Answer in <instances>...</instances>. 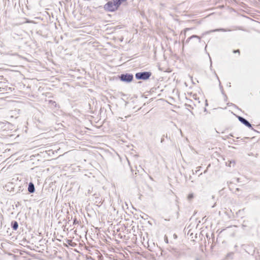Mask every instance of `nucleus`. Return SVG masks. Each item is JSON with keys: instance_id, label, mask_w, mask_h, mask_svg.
I'll return each mask as SVG.
<instances>
[{"instance_id": "obj_31", "label": "nucleus", "mask_w": 260, "mask_h": 260, "mask_svg": "<svg viewBox=\"0 0 260 260\" xmlns=\"http://www.w3.org/2000/svg\"><path fill=\"white\" fill-rule=\"evenodd\" d=\"M206 106H207V105H208V104H207V102H206Z\"/></svg>"}, {"instance_id": "obj_13", "label": "nucleus", "mask_w": 260, "mask_h": 260, "mask_svg": "<svg viewBox=\"0 0 260 260\" xmlns=\"http://www.w3.org/2000/svg\"><path fill=\"white\" fill-rule=\"evenodd\" d=\"M220 88L221 90V92L222 93V94L224 96V98H225V100L226 101L227 99H228V97L226 96V95L224 93V91H223V87L222 86H220Z\"/></svg>"}, {"instance_id": "obj_23", "label": "nucleus", "mask_w": 260, "mask_h": 260, "mask_svg": "<svg viewBox=\"0 0 260 260\" xmlns=\"http://www.w3.org/2000/svg\"><path fill=\"white\" fill-rule=\"evenodd\" d=\"M239 190H240V188H237L236 189V191H239Z\"/></svg>"}, {"instance_id": "obj_7", "label": "nucleus", "mask_w": 260, "mask_h": 260, "mask_svg": "<svg viewBox=\"0 0 260 260\" xmlns=\"http://www.w3.org/2000/svg\"><path fill=\"white\" fill-rule=\"evenodd\" d=\"M11 226L13 230L16 231L18 228V223L16 221L13 220L11 221Z\"/></svg>"}, {"instance_id": "obj_27", "label": "nucleus", "mask_w": 260, "mask_h": 260, "mask_svg": "<svg viewBox=\"0 0 260 260\" xmlns=\"http://www.w3.org/2000/svg\"><path fill=\"white\" fill-rule=\"evenodd\" d=\"M228 85H229V87H230L231 86V83H229V84H228Z\"/></svg>"}, {"instance_id": "obj_4", "label": "nucleus", "mask_w": 260, "mask_h": 260, "mask_svg": "<svg viewBox=\"0 0 260 260\" xmlns=\"http://www.w3.org/2000/svg\"><path fill=\"white\" fill-rule=\"evenodd\" d=\"M236 227L237 226L235 225L228 226L226 229H223L221 231H220L219 233V234H221L222 232L224 231H226L227 233L229 234L230 236L233 237L235 236L236 233V231L233 229Z\"/></svg>"}, {"instance_id": "obj_2", "label": "nucleus", "mask_w": 260, "mask_h": 260, "mask_svg": "<svg viewBox=\"0 0 260 260\" xmlns=\"http://www.w3.org/2000/svg\"><path fill=\"white\" fill-rule=\"evenodd\" d=\"M152 73L150 71L138 72L135 74V78L137 80H147L150 78Z\"/></svg>"}, {"instance_id": "obj_17", "label": "nucleus", "mask_w": 260, "mask_h": 260, "mask_svg": "<svg viewBox=\"0 0 260 260\" xmlns=\"http://www.w3.org/2000/svg\"><path fill=\"white\" fill-rule=\"evenodd\" d=\"M240 50H239V49H237V50H233V53H239V54H240Z\"/></svg>"}, {"instance_id": "obj_28", "label": "nucleus", "mask_w": 260, "mask_h": 260, "mask_svg": "<svg viewBox=\"0 0 260 260\" xmlns=\"http://www.w3.org/2000/svg\"><path fill=\"white\" fill-rule=\"evenodd\" d=\"M228 85H229V87H230L231 86V83H229V84H228Z\"/></svg>"}, {"instance_id": "obj_8", "label": "nucleus", "mask_w": 260, "mask_h": 260, "mask_svg": "<svg viewBox=\"0 0 260 260\" xmlns=\"http://www.w3.org/2000/svg\"><path fill=\"white\" fill-rule=\"evenodd\" d=\"M193 38H196V39H198V40H199V42H200V41H201V38H200L199 36H197V35H192V36H191V37H189V38L186 40V42H185V43H186V44L188 43V42H189V41H190L191 39H193Z\"/></svg>"}, {"instance_id": "obj_20", "label": "nucleus", "mask_w": 260, "mask_h": 260, "mask_svg": "<svg viewBox=\"0 0 260 260\" xmlns=\"http://www.w3.org/2000/svg\"><path fill=\"white\" fill-rule=\"evenodd\" d=\"M91 192L92 191L90 189H88L87 193L88 194H90L91 193Z\"/></svg>"}, {"instance_id": "obj_30", "label": "nucleus", "mask_w": 260, "mask_h": 260, "mask_svg": "<svg viewBox=\"0 0 260 260\" xmlns=\"http://www.w3.org/2000/svg\"><path fill=\"white\" fill-rule=\"evenodd\" d=\"M206 172H207V170H205V171H204V173H205Z\"/></svg>"}, {"instance_id": "obj_14", "label": "nucleus", "mask_w": 260, "mask_h": 260, "mask_svg": "<svg viewBox=\"0 0 260 260\" xmlns=\"http://www.w3.org/2000/svg\"><path fill=\"white\" fill-rule=\"evenodd\" d=\"M99 195H100V194H99V193H96H96H94V194H93L92 196L93 197H94V199H95L96 198H99Z\"/></svg>"}, {"instance_id": "obj_1", "label": "nucleus", "mask_w": 260, "mask_h": 260, "mask_svg": "<svg viewBox=\"0 0 260 260\" xmlns=\"http://www.w3.org/2000/svg\"><path fill=\"white\" fill-rule=\"evenodd\" d=\"M127 0H111L108 1L104 6V9L106 12H113L118 9L120 5Z\"/></svg>"}, {"instance_id": "obj_24", "label": "nucleus", "mask_w": 260, "mask_h": 260, "mask_svg": "<svg viewBox=\"0 0 260 260\" xmlns=\"http://www.w3.org/2000/svg\"><path fill=\"white\" fill-rule=\"evenodd\" d=\"M189 29H190V28H186V29H185V31H187V30H189Z\"/></svg>"}, {"instance_id": "obj_12", "label": "nucleus", "mask_w": 260, "mask_h": 260, "mask_svg": "<svg viewBox=\"0 0 260 260\" xmlns=\"http://www.w3.org/2000/svg\"><path fill=\"white\" fill-rule=\"evenodd\" d=\"M93 201H94L95 203L99 204H101L102 202V199H101L100 197H99V198H96L95 199H93Z\"/></svg>"}, {"instance_id": "obj_25", "label": "nucleus", "mask_w": 260, "mask_h": 260, "mask_svg": "<svg viewBox=\"0 0 260 260\" xmlns=\"http://www.w3.org/2000/svg\"><path fill=\"white\" fill-rule=\"evenodd\" d=\"M230 136H231V137H234V136H233V135L232 134H230Z\"/></svg>"}, {"instance_id": "obj_11", "label": "nucleus", "mask_w": 260, "mask_h": 260, "mask_svg": "<svg viewBox=\"0 0 260 260\" xmlns=\"http://www.w3.org/2000/svg\"><path fill=\"white\" fill-rule=\"evenodd\" d=\"M48 104H49V106H50L52 108L56 107V105H57L55 101H52V100H49L48 102Z\"/></svg>"}, {"instance_id": "obj_15", "label": "nucleus", "mask_w": 260, "mask_h": 260, "mask_svg": "<svg viewBox=\"0 0 260 260\" xmlns=\"http://www.w3.org/2000/svg\"><path fill=\"white\" fill-rule=\"evenodd\" d=\"M193 198V195L192 193L189 194L188 196V199L189 200H191Z\"/></svg>"}, {"instance_id": "obj_29", "label": "nucleus", "mask_w": 260, "mask_h": 260, "mask_svg": "<svg viewBox=\"0 0 260 260\" xmlns=\"http://www.w3.org/2000/svg\"><path fill=\"white\" fill-rule=\"evenodd\" d=\"M166 138H168V135H167H167H166Z\"/></svg>"}, {"instance_id": "obj_10", "label": "nucleus", "mask_w": 260, "mask_h": 260, "mask_svg": "<svg viewBox=\"0 0 260 260\" xmlns=\"http://www.w3.org/2000/svg\"><path fill=\"white\" fill-rule=\"evenodd\" d=\"M234 254V253L233 252H231L228 253L226 255V256L225 257V260H228L229 259H233V258Z\"/></svg>"}, {"instance_id": "obj_16", "label": "nucleus", "mask_w": 260, "mask_h": 260, "mask_svg": "<svg viewBox=\"0 0 260 260\" xmlns=\"http://www.w3.org/2000/svg\"><path fill=\"white\" fill-rule=\"evenodd\" d=\"M164 240H165L166 243H169L168 238V237H167V236L166 235H165V236L164 237Z\"/></svg>"}, {"instance_id": "obj_5", "label": "nucleus", "mask_w": 260, "mask_h": 260, "mask_svg": "<svg viewBox=\"0 0 260 260\" xmlns=\"http://www.w3.org/2000/svg\"><path fill=\"white\" fill-rule=\"evenodd\" d=\"M238 120L243 124H244L245 126L249 128H251L252 129L254 130V129L252 127V125L250 124V123L246 120L245 118L240 116H238Z\"/></svg>"}, {"instance_id": "obj_26", "label": "nucleus", "mask_w": 260, "mask_h": 260, "mask_svg": "<svg viewBox=\"0 0 260 260\" xmlns=\"http://www.w3.org/2000/svg\"><path fill=\"white\" fill-rule=\"evenodd\" d=\"M174 237H175V238H177V235H176V234H174Z\"/></svg>"}, {"instance_id": "obj_6", "label": "nucleus", "mask_w": 260, "mask_h": 260, "mask_svg": "<svg viewBox=\"0 0 260 260\" xmlns=\"http://www.w3.org/2000/svg\"><path fill=\"white\" fill-rule=\"evenodd\" d=\"M27 189H28V191L30 193L35 192V185L32 182H30L28 183Z\"/></svg>"}, {"instance_id": "obj_18", "label": "nucleus", "mask_w": 260, "mask_h": 260, "mask_svg": "<svg viewBox=\"0 0 260 260\" xmlns=\"http://www.w3.org/2000/svg\"><path fill=\"white\" fill-rule=\"evenodd\" d=\"M77 222H78V221H77V219H76V218H75V219H74L73 223H74V224H76Z\"/></svg>"}, {"instance_id": "obj_3", "label": "nucleus", "mask_w": 260, "mask_h": 260, "mask_svg": "<svg viewBox=\"0 0 260 260\" xmlns=\"http://www.w3.org/2000/svg\"><path fill=\"white\" fill-rule=\"evenodd\" d=\"M119 79L123 82L129 83L133 80L134 76L130 73H123L119 76Z\"/></svg>"}, {"instance_id": "obj_21", "label": "nucleus", "mask_w": 260, "mask_h": 260, "mask_svg": "<svg viewBox=\"0 0 260 260\" xmlns=\"http://www.w3.org/2000/svg\"><path fill=\"white\" fill-rule=\"evenodd\" d=\"M164 141V138H161L160 142L161 143H163Z\"/></svg>"}, {"instance_id": "obj_9", "label": "nucleus", "mask_w": 260, "mask_h": 260, "mask_svg": "<svg viewBox=\"0 0 260 260\" xmlns=\"http://www.w3.org/2000/svg\"><path fill=\"white\" fill-rule=\"evenodd\" d=\"M236 164V161L234 160H229L227 162H225V165L226 166L231 167H234Z\"/></svg>"}, {"instance_id": "obj_22", "label": "nucleus", "mask_w": 260, "mask_h": 260, "mask_svg": "<svg viewBox=\"0 0 260 260\" xmlns=\"http://www.w3.org/2000/svg\"><path fill=\"white\" fill-rule=\"evenodd\" d=\"M236 180H237V181L238 182H240V178H236Z\"/></svg>"}, {"instance_id": "obj_19", "label": "nucleus", "mask_w": 260, "mask_h": 260, "mask_svg": "<svg viewBox=\"0 0 260 260\" xmlns=\"http://www.w3.org/2000/svg\"><path fill=\"white\" fill-rule=\"evenodd\" d=\"M223 30H224L223 29H216V30H212L211 31H217V30H222V31H223Z\"/></svg>"}]
</instances>
